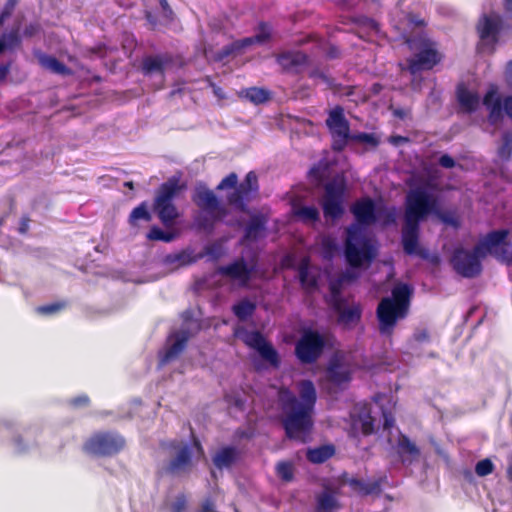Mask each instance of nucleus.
I'll list each match as a JSON object with an SVG mask.
<instances>
[{
    "label": "nucleus",
    "mask_w": 512,
    "mask_h": 512,
    "mask_svg": "<svg viewBox=\"0 0 512 512\" xmlns=\"http://www.w3.org/2000/svg\"><path fill=\"white\" fill-rule=\"evenodd\" d=\"M429 215H435L442 223L451 227H460V220L455 214L440 209L436 196L422 187H417L411 189L405 197L401 242L407 255H416L423 260L437 263V256L430 258L428 249L419 246L420 224Z\"/></svg>",
    "instance_id": "obj_1"
},
{
    "label": "nucleus",
    "mask_w": 512,
    "mask_h": 512,
    "mask_svg": "<svg viewBox=\"0 0 512 512\" xmlns=\"http://www.w3.org/2000/svg\"><path fill=\"white\" fill-rule=\"evenodd\" d=\"M297 387L299 398L288 389L280 392V420L288 439L306 443L314 426L317 393L311 380H301Z\"/></svg>",
    "instance_id": "obj_2"
},
{
    "label": "nucleus",
    "mask_w": 512,
    "mask_h": 512,
    "mask_svg": "<svg viewBox=\"0 0 512 512\" xmlns=\"http://www.w3.org/2000/svg\"><path fill=\"white\" fill-rule=\"evenodd\" d=\"M412 288L405 283L397 284L391 291V297H384L376 309L379 331L391 335L398 320L405 319L410 310Z\"/></svg>",
    "instance_id": "obj_3"
},
{
    "label": "nucleus",
    "mask_w": 512,
    "mask_h": 512,
    "mask_svg": "<svg viewBox=\"0 0 512 512\" xmlns=\"http://www.w3.org/2000/svg\"><path fill=\"white\" fill-rule=\"evenodd\" d=\"M232 191L226 195L227 204L235 210L248 213L249 203L259 195V180L256 172L249 171L242 182H238V175L235 172L229 173L216 186V191Z\"/></svg>",
    "instance_id": "obj_4"
},
{
    "label": "nucleus",
    "mask_w": 512,
    "mask_h": 512,
    "mask_svg": "<svg viewBox=\"0 0 512 512\" xmlns=\"http://www.w3.org/2000/svg\"><path fill=\"white\" fill-rule=\"evenodd\" d=\"M191 199L200 210L194 217V224L199 230L212 233L216 224L228 215L227 208L221 204L215 193L203 183L195 187Z\"/></svg>",
    "instance_id": "obj_5"
},
{
    "label": "nucleus",
    "mask_w": 512,
    "mask_h": 512,
    "mask_svg": "<svg viewBox=\"0 0 512 512\" xmlns=\"http://www.w3.org/2000/svg\"><path fill=\"white\" fill-rule=\"evenodd\" d=\"M406 44L415 51L407 59V68L412 75L432 70L443 59L437 43L425 35L410 37L406 40Z\"/></svg>",
    "instance_id": "obj_6"
},
{
    "label": "nucleus",
    "mask_w": 512,
    "mask_h": 512,
    "mask_svg": "<svg viewBox=\"0 0 512 512\" xmlns=\"http://www.w3.org/2000/svg\"><path fill=\"white\" fill-rule=\"evenodd\" d=\"M183 188L184 185L180 184L179 178L173 176L162 183L156 191L153 210L166 228L173 227L180 216L174 199Z\"/></svg>",
    "instance_id": "obj_7"
},
{
    "label": "nucleus",
    "mask_w": 512,
    "mask_h": 512,
    "mask_svg": "<svg viewBox=\"0 0 512 512\" xmlns=\"http://www.w3.org/2000/svg\"><path fill=\"white\" fill-rule=\"evenodd\" d=\"M126 439L118 431H96L83 443L82 451L93 457H113L122 452Z\"/></svg>",
    "instance_id": "obj_8"
},
{
    "label": "nucleus",
    "mask_w": 512,
    "mask_h": 512,
    "mask_svg": "<svg viewBox=\"0 0 512 512\" xmlns=\"http://www.w3.org/2000/svg\"><path fill=\"white\" fill-rule=\"evenodd\" d=\"M509 231L507 229L493 230L487 233L475 245V252L486 257L488 254L498 261L512 265V244L507 242Z\"/></svg>",
    "instance_id": "obj_9"
},
{
    "label": "nucleus",
    "mask_w": 512,
    "mask_h": 512,
    "mask_svg": "<svg viewBox=\"0 0 512 512\" xmlns=\"http://www.w3.org/2000/svg\"><path fill=\"white\" fill-rule=\"evenodd\" d=\"M346 240L344 253L348 264L351 267H361L365 262L370 263L375 253L372 245L361 238L360 231L356 226H350L346 229Z\"/></svg>",
    "instance_id": "obj_10"
},
{
    "label": "nucleus",
    "mask_w": 512,
    "mask_h": 512,
    "mask_svg": "<svg viewBox=\"0 0 512 512\" xmlns=\"http://www.w3.org/2000/svg\"><path fill=\"white\" fill-rule=\"evenodd\" d=\"M346 182L344 178H334L324 185L321 207L324 217L337 220L344 214Z\"/></svg>",
    "instance_id": "obj_11"
},
{
    "label": "nucleus",
    "mask_w": 512,
    "mask_h": 512,
    "mask_svg": "<svg viewBox=\"0 0 512 512\" xmlns=\"http://www.w3.org/2000/svg\"><path fill=\"white\" fill-rule=\"evenodd\" d=\"M476 31L482 42L495 45L501 34L512 32V22L497 12L484 13L477 21Z\"/></svg>",
    "instance_id": "obj_12"
},
{
    "label": "nucleus",
    "mask_w": 512,
    "mask_h": 512,
    "mask_svg": "<svg viewBox=\"0 0 512 512\" xmlns=\"http://www.w3.org/2000/svg\"><path fill=\"white\" fill-rule=\"evenodd\" d=\"M354 369L352 363L345 353L334 352L325 369V381L331 388L337 390L345 389L352 381Z\"/></svg>",
    "instance_id": "obj_13"
},
{
    "label": "nucleus",
    "mask_w": 512,
    "mask_h": 512,
    "mask_svg": "<svg viewBox=\"0 0 512 512\" xmlns=\"http://www.w3.org/2000/svg\"><path fill=\"white\" fill-rule=\"evenodd\" d=\"M325 125L332 138V150L335 152H342L353 136V134L350 133V123L345 117L344 108L337 105L331 109L328 112Z\"/></svg>",
    "instance_id": "obj_14"
},
{
    "label": "nucleus",
    "mask_w": 512,
    "mask_h": 512,
    "mask_svg": "<svg viewBox=\"0 0 512 512\" xmlns=\"http://www.w3.org/2000/svg\"><path fill=\"white\" fill-rule=\"evenodd\" d=\"M325 345L318 331L306 330L295 344V356L302 364H313L322 355Z\"/></svg>",
    "instance_id": "obj_15"
},
{
    "label": "nucleus",
    "mask_w": 512,
    "mask_h": 512,
    "mask_svg": "<svg viewBox=\"0 0 512 512\" xmlns=\"http://www.w3.org/2000/svg\"><path fill=\"white\" fill-rule=\"evenodd\" d=\"M482 104L488 111V122L491 125H498L505 115L512 120V95L501 98L496 85L489 86Z\"/></svg>",
    "instance_id": "obj_16"
},
{
    "label": "nucleus",
    "mask_w": 512,
    "mask_h": 512,
    "mask_svg": "<svg viewBox=\"0 0 512 512\" xmlns=\"http://www.w3.org/2000/svg\"><path fill=\"white\" fill-rule=\"evenodd\" d=\"M482 255L475 252V246L472 251L463 247H457L452 252L450 264L453 270L464 278H475L482 272Z\"/></svg>",
    "instance_id": "obj_17"
},
{
    "label": "nucleus",
    "mask_w": 512,
    "mask_h": 512,
    "mask_svg": "<svg viewBox=\"0 0 512 512\" xmlns=\"http://www.w3.org/2000/svg\"><path fill=\"white\" fill-rule=\"evenodd\" d=\"M169 448L177 451L161 469V473L169 476L187 475L192 471L193 459L192 450L188 444H180L174 440L169 443Z\"/></svg>",
    "instance_id": "obj_18"
},
{
    "label": "nucleus",
    "mask_w": 512,
    "mask_h": 512,
    "mask_svg": "<svg viewBox=\"0 0 512 512\" xmlns=\"http://www.w3.org/2000/svg\"><path fill=\"white\" fill-rule=\"evenodd\" d=\"M243 342L248 347L256 350L261 358L266 361L273 369L280 368L281 359L278 351L274 348L272 343L266 340L260 331H246L243 336Z\"/></svg>",
    "instance_id": "obj_19"
},
{
    "label": "nucleus",
    "mask_w": 512,
    "mask_h": 512,
    "mask_svg": "<svg viewBox=\"0 0 512 512\" xmlns=\"http://www.w3.org/2000/svg\"><path fill=\"white\" fill-rule=\"evenodd\" d=\"M282 71L291 75H300L310 63V57L300 50H286L275 55Z\"/></svg>",
    "instance_id": "obj_20"
},
{
    "label": "nucleus",
    "mask_w": 512,
    "mask_h": 512,
    "mask_svg": "<svg viewBox=\"0 0 512 512\" xmlns=\"http://www.w3.org/2000/svg\"><path fill=\"white\" fill-rule=\"evenodd\" d=\"M377 211L375 201L368 196L357 199L350 207V212L360 226L375 224L379 219Z\"/></svg>",
    "instance_id": "obj_21"
},
{
    "label": "nucleus",
    "mask_w": 512,
    "mask_h": 512,
    "mask_svg": "<svg viewBox=\"0 0 512 512\" xmlns=\"http://www.w3.org/2000/svg\"><path fill=\"white\" fill-rule=\"evenodd\" d=\"M173 57L169 53H161L156 55H148L143 57L141 61L140 71L145 76L159 74L165 75V70L172 65Z\"/></svg>",
    "instance_id": "obj_22"
},
{
    "label": "nucleus",
    "mask_w": 512,
    "mask_h": 512,
    "mask_svg": "<svg viewBox=\"0 0 512 512\" xmlns=\"http://www.w3.org/2000/svg\"><path fill=\"white\" fill-rule=\"evenodd\" d=\"M254 271V267H249L244 258H239L234 262L220 266L217 269V273L222 276L229 277L233 280H238L242 284H247Z\"/></svg>",
    "instance_id": "obj_23"
},
{
    "label": "nucleus",
    "mask_w": 512,
    "mask_h": 512,
    "mask_svg": "<svg viewBox=\"0 0 512 512\" xmlns=\"http://www.w3.org/2000/svg\"><path fill=\"white\" fill-rule=\"evenodd\" d=\"M333 308L338 314V323L344 328H352L361 320L362 308L359 304L347 307L344 306L342 299H338L335 301Z\"/></svg>",
    "instance_id": "obj_24"
},
{
    "label": "nucleus",
    "mask_w": 512,
    "mask_h": 512,
    "mask_svg": "<svg viewBox=\"0 0 512 512\" xmlns=\"http://www.w3.org/2000/svg\"><path fill=\"white\" fill-rule=\"evenodd\" d=\"M396 452L400 461L405 466H410L420 457V449L404 434H400L397 440Z\"/></svg>",
    "instance_id": "obj_25"
},
{
    "label": "nucleus",
    "mask_w": 512,
    "mask_h": 512,
    "mask_svg": "<svg viewBox=\"0 0 512 512\" xmlns=\"http://www.w3.org/2000/svg\"><path fill=\"white\" fill-rule=\"evenodd\" d=\"M241 452L235 446L227 445L219 448L212 456L213 465L219 469H229L240 459Z\"/></svg>",
    "instance_id": "obj_26"
},
{
    "label": "nucleus",
    "mask_w": 512,
    "mask_h": 512,
    "mask_svg": "<svg viewBox=\"0 0 512 512\" xmlns=\"http://www.w3.org/2000/svg\"><path fill=\"white\" fill-rule=\"evenodd\" d=\"M337 490L325 486L316 497V512H334L341 508Z\"/></svg>",
    "instance_id": "obj_27"
},
{
    "label": "nucleus",
    "mask_w": 512,
    "mask_h": 512,
    "mask_svg": "<svg viewBox=\"0 0 512 512\" xmlns=\"http://www.w3.org/2000/svg\"><path fill=\"white\" fill-rule=\"evenodd\" d=\"M267 218L262 214L250 217L244 229L243 241L255 242L263 237L266 230Z\"/></svg>",
    "instance_id": "obj_28"
},
{
    "label": "nucleus",
    "mask_w": 512,
    "mask_h": 512,
    "mask_svg": "<svg viewBox=\"0 0 512 512\" xmlns=\"http://www.w3.org/2000/svg\"><path fill=\"white\" fill-rule=\"evenodd\" d=\"M456 96L463 112L471 114L479 108L480 98L478 94L470 91L464 84L458 85Z\"/></svg>",
    "instance_id": "obj_29"
},
{
    "label": "nucleus",
    "mask_w": 512,
    "mask_h": 512,
    "mask_svg": "<svg viewBox=\"0 0 512 512\" xmlns=\"http://www.w3.org/2000/svg\"><path fill=\"white\" fill-rule=\"evenodd\" d=\"M344 477H346V474ZM343 481L348 484L353 491L364 496L378 493L381 490V482L379 480L365 482L362 479L351 477L345 478Z\"/></svg>",
    "instance_id": "obj_30"
},
{
    "label": "nucleus",
    "mask_w": 512,
    "mask_h": 512,
    "mask_svg": "<svg viewBox=\"0 0 512 512\" xmlns=\"http://www.w3.org/2000/svg\"><path fill=\"white\" fill-rule=\"evenodd\" d=\"M330 176V163L322 159L314 164L308 171L307 177L315 186H321Z\"/></svg>",
    "instance_id": "obj_31"
},
{
    "label": "nucleus",
    "mask_w": 512,
    "mask_h": 512,
    "mask_svg": "<svg viewBox=\"0 0 512 512\" xmlns=\"http://www.w3.org/2000/svg\"><path fill=\"white\" fill-rule=\"evenodd\" d=\"M335 454V447L332 444L322 445L307 450L306 458L310 463L322 464L332 458Z\"/></svg>",
    "instance_id": "obj_32"
},
{
    "label": "nucleus",
    "mask_w": 512,
    "mask_h": 512,
    "mask_svg": "<svg viewBox=\"0 0 512 512\" xmlns=\"http://www.w3.org/2000/svg\"><path fill=\"white\" fill-rule=\"evenodd\" d=\"M189 340V333L182 331L176 334V339L171 346H169L164 354L163 362H169L177 358L186 348Z\"/></svg>",
    "instance_id": "obj_33"
},
{
    "label": "nucleus",
    "mask_w": 512,
    "mask_h": 512,
    "mask_svg": "<svg viewBox=\"0 0 512 512\" xmlns=\"http://www.w3.org/2000/svg\"><path fill=\"white\" fill-rule=\"evenodd\" d=\"M39 63L43 68L58 75H70L72 73L69 67H67L63 62H61L56 57L51 55H40Z\"/></svg>",
    "instance_id": "obj_34"
},
{
    "label": "nucleus",
    "mask_w": 512,
    "mask_h": 512,
    "mask_svg": "<svg viewBox=\"0 0 512 512\" xmlns=\"http://www.w3.org/2000/svg\"><path fill=\"white\" fill-rule=\"evenodd\" d=\"M272 26L267 22H260L254 36L244 38L247 47L253 44H265L271 40Z\"/></svg>",
    "instance_id": "obj_35"
},
{
    "label": "nucleus",
    "mask_w": 512,
    "mask_h": 512,
    "mask_svg": "<svg viewBox=\"0 0 512 512\" xmlns=\"http://www.w3.org/2000/svg\"><path fill=\"white\" fill-rule=\"evenodd\" d=\"M299 281L304 289L312 290L317 287V278L309 272V260L303 259L298 267Z\"/></svg>",
    "instance_id": "obj_36"
},
{
    "label": "nucleus",
    "mask_w": 512,
    "mask_h": 512,
    "mask_svg": "<svg viewBox=\"0 0 512 512\" xmlns=\"http://www.w3.org/2000/svg\"><path fill=\"white\" fill-rule=\"evenodd\" d=\"M242 95L255 105L263 104L271 98L269 90L260 87H250L242 91Z\"/></svg>",
    "instance_id": "obj_37"
},
{
    "label": "nucleus",
    "mask_w": 512,
    "mask_h": 512,
    "mask_svg": "<svg viewBox=\"0 0 512 512\" xmlns=\"http://www.w3.org/2000/svg\"><path fill=\"white\" fill-rule=\"evenodd\" d=\"M247 48L244 38L225 45L215 55L217 61H223L230 56H235Z\"/></svg>",
    "instance_id": "obj_38"
},
{
    "label": "nucleus",
    "mask_w": 512,
    "mask_h": 512,
    "mask_svg": "<svg viewBox=\"0 0 512 512\" xmlns=\"http://www.w3.org/2000/svg\"><path fill=\"white\" fill-rule=\"evenodd\" d=\"M256 310V304L248 299H242L233 305L232 311L240 321H246Z\"/></svg>",
    "instance_id": "obj_39"
},
{
    "label": "nucleus",
    "mask_w": 512,
    "mask_h": 512,
    "mask_svg": "<svg viewBox=\"0 0 512 512\" xmlns=\"http://www.w3.org/2000/svg\"><path fill=\"white\" fill-rule=\"evenodd\" d=\"M294 214L302 222H317L320 219L319 210L315 206H301L294 211Z\"/></svg>",
    "instance_id": "obj_40"
},
{
    "label": "nucleus",
    "mask_w": 512,
    "mask_h": 512,
    "mask_svg": "<svg viewBox=\"0 0 512 512\" xmlns=\"http://www.w3.org/2000/svg\"><path fill=\"white\" fill-rule=\"evenodd\" d=\"M138 220H144L150 222L152 220L151 213L148 211L147 203L142 202L135 207L129 216V223L133 226L137 224Z\"/></svg>",
    "instance_id": "obj_41"
},
{
    "label": "nucleus",
    "mask_w": 512,
    "mask_h": 512,
    "mask_svg": "<svg viewBox=\"0 0 512 512\" xmlns=\"http://www.w3.org/2000/svg\"><path fill=\"white\" fill-rule=\"evenodd\" d=\"M176 237L177 233L163 231L158 226H152L147 233V239L150 241H162L169 243L172 242Z\"/></svg>",
    "instance_id": "obj_42"
},
{
    "label": "nucleus",
    "mask_w": 512,
    "mask_h": 512,
    "mask_svg": "<svg viewBox=\"0 0 512 512\" xmlns=\"http://www.w3.org/2000/svg\"><path fill=\"white\" fill-rule=\"evenodd\" d=\"M497 154L504 161L510 160L512 156V132L506 131L502 134V144L499 146Z\"/></svg>",
    "instance_id": "obj_43"
},
{
    "label": "nucleus",
    "mask_w": 512,
    "mask_h": 512,
    "mask_svg": "<svg viewBox=\"0 0 512 512\" xmlns=\"http://www.w3.org/2000/svg\"><path fill=\"white\" fill-rule=\"evenodd\" d=\"M377 215L379 217L378 221H380L384 227L396 224L397 215L395 207L383 206L378 208Z\"/></svg>",
    "instance_id": "obj_44"
},
{
    "label": "nucleus",
    "mask_w": 512,
    "mask_h": 512,
    "mask_svg": "<svg viewBox=\"0 0 512 512\" xmlns=\"http://www.w3.org/2000/svg\"><path fill=\"white\" fill-rule=\"evenodd\" d=\"M276 474L281 480L285 482L292 481L294 478L293 464L289 461L278 462L276 465Z\"/></svg>",
    "instance_id": "obj_45"
},
{
    "label": "nucleus",
    "mask_w": 512,
    "mask_h": 512,
    "mask_svg": "<svg viewBox=\"0 0 512 512\" xmlns=\"http://www.w3.org/2000/svg\"><path fill=\"white\" fill-rule=\"evenodd\" d=\"M66 302H54L47 305H42L36 308L38 314L41 315H54L65 309Z\"/></svg>",
    "instance_id": "obj_46"
},
{
    "label": "nucleus",
    "mask_w": 512,
    "mask_h": 512,
    "mask_svg": "<svg viewBox=\"0 0 512 512\" xmlns=\"http://www.w3.org/2000/svg\"><path fill=\"white\" fill-rule=\"evenodd\" d=\"M351 141L369 144L372 147H377L379 145V140L377 139V137L372 133L366 132H359L353 134Z\"/></svg>",
    "instance_id": "obj_47"
},
{
    "label": "nucleus",
    "mask_w": 512,
    "mask_h": 512,
    "mask_svg": "<svg viewBox=\"0 0 512 512\" xmlns=\"http://www.w3.org/2000/svg\"><path fill=\"white\" fill-rule=\"evenodd\" d=\"M494 471V464L489 458L482 459L475 466V473L479 477H484Z\"/></svg>",
    "instance_id": "obj_48"
},
{
    "label": "nucleus",
    "mask_w": 512,
    "mask_h": 512,
    "mask_svg": "<svg viewBox=\"0 0 512 512\" xmlns=\"http://www.w3.org/2000/svg\"><path fill=\"white\" fill-rule=\"evenodd\" d=\"M1 39L5 40L7 49L20 46L21 37L19 33V26L12 28L7 34H4Z\"/></svg>",
    "instance_id": "obj_49"
},
{
    "label": "nucleus",
    "mask_w": 512,
    "mask_h": 512,
    "mask_svg": "<svg viewBox=\"0 0 512 512\" xmlns=\"http://www.w3.org/2000/svg\"><path fill=\"white\" fill-rule=\"evenodd\" d=\"M353 22L357 24L359 27L367 28L375 32L379 31L378 22L372 18L366 16H357L354 18Z\"/></svg>",
    "instance_id": "obj_50"
},
{
    "label": "nucleus",
    "mask_w": 512,
    "mask_h": 512,
    "mask_svg": "<svg viewBox=\"0 0 512 512\" xmlns=\"http://www.w3.org/2000/svg\"><path fill=\"white\" fill-rule=\"evenodd\" d=\"M374 418L370 413H367L361 417V432L363 435H371L374 432Z\"/></svg>",
    "instance_id": "obj_51"
},
{
    "label": "nucleus",
    "mask_w": 512,
    "mask_h": 512,
    "mask_svg": "<svg viewBox=\"0 0 512 512\" xmlns=\"http://www.w3.org/2000/svg\"><path fill=\"white\" fill-rule=\"evenodd\" d=\"M18 0H7L1 13H0V26L12 15Z\"/></svg>",
    "instance_id": "obj_52"
},
{
    "label": "nucleus",
    "mask_w": 512,
    "mask_h": 512,
    "mask_svg": "<svg viewBox=\"0 0 512 512\" xmlns=\"http://www.w3.org/2000/svg\"><path fill=\"white\" fill-rule=\"evenodd\" d=\"M225 401L230 405L243 411L245 409V400L238 394H227L225 395Z\"/></svg>",
    "instance_id": "obj_53"
},
{
    "label": "nucleus",
    "mask_w": 512,
    "mask_h": 512,
    "mask_svg": "<svg viewBox=\"0 0 512 512\" xmlns=\"http://www.w3.org/2000/svg\"><path fill=\"white\" fill-rule=\"evenodd\" d=\"M187 506V499L184 494H179L171 506L172 512H184Z\"/></svg>",
    "instance_id": "obj_54"
},
{
    "label": "nucleus",
    "mask_w": 512,
    "mask_h": 512,
    "mask_svg": "<svg viewBox=\"0 0 512 512\" xmlns=\"http://www.w3.org/2000/svg\"><path fill=\"white\" fill-rule=\"evenodd\" d=\"M41 32V25L38 22L28 24L23 30V36L32 38Z\"/></svg>",
    "instance_id": "obj_55"
},
{
    "label": "nucleus",
    "mask_w": 512,
    "mask_h": 512,
    "mask_svg": "<svg viewBox=\"0 0 512 512\" xmlns=\"http://www.w3.org/2000/svg\"><path fill=\"white\" fill-rule=\"evenodd\" d=\"M438 163L440 166H442L443 168H447V169L453 168L456 165L455 160L448 154H443L439 158Z\"/></svg>",
    "instance_id": "obj_56"
},
{
    "label": "nucleus",
    "mask_w": 512,
    "mask_h": 512,
    "mask_svg": "<svg viewBox=\"0 0 512 512\" xmlns=\"http://www.w3.org/2000/svg\"><path fill=\"white\" fill-rule=\"evenodd\" d=\"M504 81L509 89L512 90V60L508 61L504 70Z\"/></svg>",
    "instance_id": "obj_57"
},
{
    "label": "nucleus",
    "mask_w": 512,
    "mask_h": 512,
    "mask_svg": "<svg viewBox=\"0 0 512 512\" xmlns=\"http://www.w3.org/2000/svg\"><path fill=\"white\" fill-rule=\"evenodd\" d=\"M383 428L389 430L394 426L395 419L393 415L388 411H383Z\"/></svg>",
    "instance_id": "obj_58"
},
{
    "label": "nucleus",
    "mask_w": 512,
    "mask_h": 512,
    "mask_svg": "<svg viewBox=\"0 0 512 512\" xmlns=\"http://www.w3.org/2000/svg\"><path fill=\"white\" fill-rule=\"evenodd\" d=\"M198 512H215V503L211 498H206Z\"/></svg>",
    "instance_id": "obj_59"
},
{
    "label": "nucleus",
    "mask_w": 512,
    "mask_h": 512,
    "mask_svg": "<svg viewBox=\"0 0 512 512\" xmlns=\"http://www.w3.org/2000/svg\"><path fill=\"white\" fill-rule=\"evenodd\" d=\"M30 221L31 220H30L29 216H27V215L23 216L20 219V223H19V227H18V232L20 234H26L28 232Z\"/></svg>",
    "instance_id": "obj_60"
},
{
    "label": "nucleus",
    "mask_w": 512,
    "mask_h": 512,
    "mask_svg": "<svg viewBox=\"0 0 512 512\" xmlns=\"http://www.w3.org/2000/svg\"><path fill=\"white\" fill-rule=\"evenodd\" d=\"M90 402V399L87 395H81L78 397H75L71 400V404L75 407L79 406H87Z\"/></svg>",
    "instance_id": "obj_61"
},
{
    "label": "nucleus",
    "mask_w": 512,
    "mask_h": 512,
    "mask_svg": "<svg viewBox=\"0 0 512 512\" xmlns=\"http://www.w3.org/2000/svg\"><path fill=\"white\" fill-rule=\"evenodd\" d=\"M11 63L0 64V82H4L10 72Z\"/></svg>",
    "instance_id": "obj_62"
},
{
    "label": "nucleus",
    "mask_w": 512,
    "mask_h": 512,
    "mask_svg": "<svg viewBox=\"0 0 512 512\" xmlns=\"http://www.w3.org/2000/svg\"><path fill=\"white\" fill-rule=\"evenodd\" d=\"M430 338V335H429V332L426 330V329H423V330H420V331H417L415 334H414V339L417 341V342H425V341H428Z\"/></svg>",
    "instance_id": "obj_63"
},
{
    "label": "nucleus",
    "mask_w": 512,
    "mask_h": 512,
    "mask_svg": "<svg viewBox=\"0 0 512 512\" xmlns=\"http://www.w3.org/2000/svg\"><path fill=\"white\" fill-rule=\"evenodd\" d=\"M502 4L506 18L512 22V0H503Z\"/></svg>",
    "instance_id": "obj_64"
}]
</instances>
